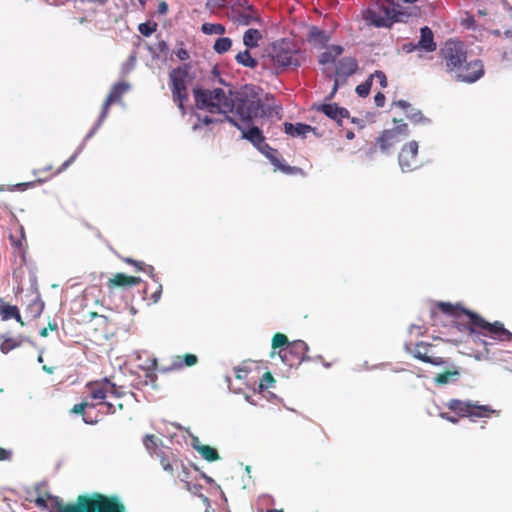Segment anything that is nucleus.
<instances>
[{
  "label": "nucleus",
  "instance_id": "4468645a",
  "mask_svg": "<svg viewBox=\"0 0 512 512\" xmlns=\"http://www.w3.org/2000/svg\"><path fill=\"white\" fill-rule=\"evenodd\" d=\"M461 72H454L452 76L458 82L474 83L484 75V65L480 60L465 61Z\"/></svg>",
  "mask_w": 512,
  "mask_h": 512
},
{
  "label": "nucleus",
  "instance_id": "58836bf2",
  "mask_svg": "<svg viewBox=\"0 0 512 512\" xmlns=\"http://www.w3.org/2000/svg\"><path fill=\"white\" fill-rule=\"evenodd\" d=\"M229 7L233 13L240 12V9L253 12V5L248 0H230Z\"/></svg>",
  "mask_w": 512,
  "mask_h": 512
},
{
  "label": "nucleus",
  "instance_id": "473e14b6",
  "mask_svg": "<svg viewBox=\"0 0 512 512\" xmlns=\"http://www.w3.org/2000/svg\"><path fill=\"white\" fill-rule=\"evenodd\" d=\"M148 50L153 59L159 58L160 54L167 55L169 53V45L165 40L157 42L154 46H149Z\"/></svg>",
  "mask_w": 512,
  "mask_h": 512
},
{
  "label": "nucleus",
  "instance_id": "2f4dec72",
  "mask_svg": "<svg viewBox=\"0 0 512 512\" xmlns=\"http://www.w3.org/2000/svg\"><path fill=\"white\" fill-rule=\"evenodd\" d=\"M458 376L459 371L455 369L453 371H447L445 373L438 374L437 376H435L434 382L438 385H446L448 383L455 382Z\"/></svg>",
  "mask_w": 512,
  "mask_h": 512
},
{
  "label": "nucleus",
  "instance_id": "bf43d9fd",
  "mask_svg": "<svg viewBox=\"0 0 512 512\" xmlns=\"http://www.w3.org/2000/svg\"><path fill=\"white\" fill-rule=\"evenodd\" d=\"M386 97L382 92H378L374 96V102L377 107H383L385 104Z\"/></svg>",
  "mask_w": 512,
  "mask_h": 512
},
{
  "label": "nucleus",
  "instance_id": "423d86ee",
  "mask_svg": "<svg viewBox=\"0 0 512 512\" xmlns=\"http://www.w3.org/2000/svg\"><path fill=\"white\" fill-rule=\"evenodd\" d=\"M193 96L195 100V106L199 110H206L210 113H219L224 115L222 121H226L228 108V97L222 88L203 89L199 86L194 87Z\"/></svg>",
  "mask_w": 512,
  "mask_h": 512
},
{
  "label": "nucleus",
  "instance_id": "8fccbe9b",
  "mask_svg": "<svg viewBox=\"0 0 512 512\" xmlns=\"http://www.w3.org/2000/svg\"><path fill=\"white\" fill-rule=\"evenodd\" d=\"M318 62H319L320 65H326V64H329V63H334L335 62V58L333 57L331 52L326 50V51L322 52L319 55Z\"/></svg>",
  "mask_w": 512,
  "mask_h": 512
},
{
  "label": "nucleus",
  "instance_id": "412c9836",
  "mask_svg": "<svg viewBox=\"0 0 512 512\" xmlns=\"http://www.w3.org/2000/svg\"><path fill=\"white\" fill-rule=\"evenodd\" d=\"M316 128L305 123H284V132L291 137H302L305 138L309 132H315Z\"/></svg>",
  "mask_w": 512,
  "mask_h": 512
},
{
  "label": "nucleus",
  "instance_id": "4d7b16f0",
  "mask_svg": "<svg viewBox=\"0 0 512 512\" xmlns=\"http://www.w3.org/2000/svg\"><path fill=\"white\" fill-rule=\"evenodd\" d=\"M85 143L82 142L76 149V151L66 160L70 165L76 160L78 155L83 151Z\"/></svg>",
  "mask_w": 512,
  "mask_h": 512
},
{
  "label": "nucleus",
  "instance_id": "6e6d98bb",
  "mask_svg": "<svg viewBox=\"0 0 512 512\" xmlns=\"http://www.w3.org/2000/svg\"><path fill=\"white\" fill-rule=\"evenodd\" d=\"M162 295V285L160 282L157 283L156 290L151 294V299L153 303H157L161 299Z\"/></svg>",
  "mask_w": 512,
  "mask_h": 512
},
{
  "label": "nucleus",
  "instance_id": "c9c22d12",
  "mask_svg": "<svg viewBox=\"0 0 512 512\" xmlns=\"http://www.w3.org/2000/svg\"><path fill=\"white\" fill-rule=\"evenodd\" d=\"M237 15V21L241 25H250L253 21H256L258 18L256 16V10L253 7V12H249L247 10H243L235 13Z\"/></svg>",
  "mask_w": 512,
  "mask_h": 512
},
{
  "label": "nucleus",
  "instance_id": "09e8293b",
  "mask_svg": "<svg viewBox=\"0 0 512 512\" xmlns=\"http://www.w3.org/2000/svg\"><path fill=\"white\" fill-rule=\"evenodd\" d=\"M369 77H372V80L374 78H377L379 80V84L382 88H386L388 85L387 77H386L385 73L381 70L374 71V73L369 75Z\"/></svg>",
  "mask_w": 512,
  "mask_h": 512
},
{
  "label": "nucleus",
  "instance_id": "a211bd4d",
  "mask_svg": "<svg viewBox=\"0 0 512 512\" xmlns=\"http://www.w3.org/2000/svg\"><path fill=\"white\" fill-rule=\"evenodd\" d=\"M417 43L419 51L431 53L437 49V44L434 40V33L428 26H423L420 28V38Z\"/></svg>",
  "mask_w": 512,
  "mask_h": 512
},
{
  "label": "nucleus",
  "instance_id": "49530a36",
  "mask_svg": "<svg viewBox=\"0 0 512 512\" xmlns=\"http://www.w3.org/2000/svg\"><path fill=\"white\" fill-rule=\"evenodd\" d=\"M274 382L275 380L273 376L269 372L265 373L261 378L258 386L259 392H263L264 390L268 389Z\"/></svg>",
  "mask_w": 512,
  "mask_h": 512
},
{
  "label": "nucleus",
  "instance_id": "c756f323",
  "mask_svg": "<svg viewBox=\"0 0 512 512\" xmlns=\"http://www.w3.org/2000/svg\"><path fill=\"white\" fill-rule=\"evenodd\" d=\"M405 114H406V117L414 123L424 124V125L431 123V119L424 116L421 110L414 108L412 106L406 111Z\"/></svg>",
  "mask_w": 512,
  "mask_h": 512
},
{
  "label": "nucleus",
  "instance_id": "5701e85b",
  "mask_svg": "<svg viewBox=\"0 0 512 512\" xmlns=\"http://www.w3.org/2000/svg\"><path fill=\"white\" fill-rule=\"evenodd\" d=\"M235 60L238 64L251 69L256 68L258 65V60L252 56L249 49L239 52L235 56Z\"/></svg>",
  "mask_w": 512,
  "mask_h": 512
},
{
  "label": "nucleus",
  "instance_id": "603ef678",
  "mask_svg": "<svg viewBox=\"0 0 512 512\" xmlns=\"http://www.w3.org/2000/svg\"><path fill=\"white\" fill-rule=\"evenodd\" d=\"M180 45L183 46V43L181 42ZM174 53L176 57L181 61H186L190 57L189 52L183 47L177 48Z\"/></svg>",
  "mask_w": 512,
  "mask_h": 512
},
{
  "label": "nucleus",
  "instance_id": "a19ab883",
  "mask_svg": "<svg viewBox=\"0 0 512 512\" xmlns=\"http://www.w3.org/2000/svg\"><path fill=\"white\" fill-rule=\"evenodd\" d=\"M161 442L162 441L160 439L150 434H146L143 438V445L150 453H152V451H154L158 447V444Z\"/></svg>",
  "mask_w": 512,
  "mask_h": 512
},
{
  "label": "nucleus",
  "instance_id": "5fc2aeb1",
  "mask_svg": "<svg viewBox=\"0 0 512 512\" xmlns=\"http://www.w3.org/2000/svg\"><path fill=\"white\" fill-rule=\"evenodd\" d=\"M103 383L110 385V389L108 390V394L113 395L115 397H122L123 393L119 392L116 389V385L114 383H111L108 378L103 379Z\"/></svg>",
  "mask_w": 512,
  "mask_h": 512
},
{
  "label": "nucleus",
  "instance_id": "338daca9",
  "mask_svg": "<svg viewBox=\"0 0 512 512\" xmlns=\"http://www.w3.org/2000/svg\"><path fill=\"white\" fill-rule=\"evenodd\" d=\"M35 505L39 508H42V509H47L48 505H47V502H46V499L42 496H38L36 499H35Z\"/></svg>",
  "mask_w": 512,
  "mask_h": 512
},
{
  "label": "nucleus",
  "instance_id": "7c9ffc66",
  "mask_svg": "<svg viewBox=\"0 0 512 512\" xmlns=\"http://www.w3.org/2000/svg\"><path fill=\"white\" fill-rule=\"evenodd\" d=\"M201 31L206 35H223L226 29L222 24L205 22L201 25Z\"/></svg>",
  "mask_w": 512,
  "mask_h": 512
},
{
  "label": "nucleus",
  "instance_id": "c03bdc74",
  "mask_svg": "<svg viewBox=\"0 0 512 512\" xmlns=\"http://www.w3.org/2000/svg\"><path fill=\"white\" fill-rule=\"evenodd\" d=\"M230 0H207L206 8L210 11L229 7Z\"/></svg>",
  "mask_w": 512,
  "mask_h": 512
},
{
  "label": "nucleus",
  "instance_id": "f3484780",
  "mask_svg": "<svg viewBox=\"0 0 512 512\" xmlns=\"http://www.w3.org/2000/svg\"><path fill=\"white\" fill-rule=\"evenodd\" d=\"M358 68V63L353 57H343L335 65V78H339L342 84L352 76Z\"/></svg>",
  "mask_w": 512,
  "mask_h": 512
},
{
  "label": "nucleus",
  "instance_id": "69168bd1",
  "mask_svg": "<svg viewBox=\"0 0 512 512\" xmlns=\"http://www.w3.org/2000/svg\"><path fill=\"white\" fill-rule=\"evenodd\" d=\"M393 105L403 109L405 112L411 107V104L406 100H397L393 102Z\"/></svg>",
  "mask_w": 512,
  "mask_h": 512
},
{
  "label": "nucleus",
  "instance_id": "f704fd0d",
  "mask_svg": "<svg viewBox=\"0 0 512 512\" xmlns=\"http://www.w3.org/2000/svg\"><path fill=\"white\" fill-rule=\"evenodd\" d=\"M197 452L208 462H214L220 459L217 450L208 445H203Z\"/></svg>",
  "mask_w": 512,
  "mask_h": 512
},
{
  "label": "nucleus",
  "instance_id": "7ed1b4c3",
  "mask_svg": "<svg viewBox=\"0 0 512 512\" xmlns=\"http://www.w3.org/2000/svg\"><path fill=\"white\" fill-rule=\"evenodd\" d=\"M52 500L54 512H126V508L116 496L107 497L101 494L92 496L80 495L76 502L64 505L58 496L48 494Z\"/></svg>",
  "mask_w": 512,
  "mask_h": 512
},
{
  "label": "nucleus",
  "instance_id": "1a4fd4ad",
  "mask_svg": "<svg viewBox=\"0 0 512 512\" xmlns=\"http://www.w3.org/2000/svg\"><path fill=\"white\" fill-rule=\"evenodd\" d=\"M446 406L461 417L489 418L491 414L498 413L489 405H480L473 401L451 399Z\"/></svg>",
  "mask_w": 512,
  "mask_h": 512
},
{
  "label": "nucleus",
  "instance_id": "2eb2a0df",
  "mask_svg": "<svg viewBox=\"0 0 512 512\" xmlns=\"http://www.w3.org/2000/svg\"><path fill=\"white\" fill-rule=\"evenodd\" d=\"M312 109L322 112L326 117L334 120L340 126L342 125L343 119L350 117L349 110L344 107H340L337 103L324 102L322 104H314Z\"/></svg>",
  "mask_w": 512,
  "mask_h": 512
},
{
  "label": "nucleus",
  "instance_id": "4be33fe9",
  "mask_svg": "<svg viewBox=\"0 0 512 512\" xmlns=\"http://www.w3.org/2000/svg\"><path fill=\"white\" fill-rule=\"evenodd\" d=\"M130 89L131 85L128 82H117L112 86L110 93L107 96V99L110 100L112 103L119 101L122 95L128 92Z\"/></svg>",
  "mask_w": 512,
  "mask_h": 512
},
{
  "label": "nucleus",
  "instance_id": "f03ea898",
  "mask_svg": "<svg viewBox=\"0 0 512 512\" xmlns=\"http://www.w3.org/2000/svg\"><path fill=\"white\" fill-rule=\"evenodd\" d=\"M437 306L443 314L451 317L456 318L460 314L466 315L469 319V325L465 326V328L473 335L474 342L484 346L486 353H488L487 340L483 337H489L492 340L501 342L512 340V333L499 321L490 323L478 313L463 307L459 303L454 305L450 302H438Z\"/></svg>",
  "mask_w": 512,
  "mask_h": 512
},
{
  "label": "nucleus",
  "instance_id": "aec40b11",
  "mask_svg": "<svg viewBox=\"0 0 512 512\" xmlns=\"http://www.w3.org/2000/svg\"><path fill=\"white\" fill-rule=\"evenodd\" d=\"M307 41L315 47H327L330 35L317 26H311L307 35Z\"/></svg>",
  "mask_w": 512,
  "mask_h": 512
},
{
  "label": "nucleus",
  "instance_id": "de8ad7c7",
  "mask_svg": "<svg viewBox=\"0 0 512 512\" xmlns=\"http://www.w3.org/2000/svg\"><path fill=\"white\" fill-rule=\"evenodd\" d=\"M45 180H42V179H38V180H35V181H29V182H23V183H18V184H15L13 185L10 190L13 191V190H19V191H25L26 189L28 188H33L36 186V184L38 183H43Z\"/></svg>",
  "mask_w": 512,
  "mask_h": 512
},
{
  "label": "nucleus",
  "instance_id": "c85d7f7f",
  "mask_svg": "<svg viewBox=\"0 0 512 512\" xmlns=\"http://www.w3.org/2000/svg\"><path fill=\"white\" fill-rule=\"evenodd\" d=\"M260 37V32L257 29H248L245 31L243 36V43L246 46V49L258 47V41Z\"/></svg>",
  "mask_w": 512,
  "mask_h": 512
},
{
  "label": "nucleus",
  "instance_id": "e433bc0d",
  "mask_svg": "<svg viewBox=\"0 0 512 512\" xmlns=\"http://www.w3.org/2000/svg\"><path fill=\"white\" fill-rule=\"evenodd\" d=\"M231 46L232 40L229 37H220L216 39L213 49L218 54H224L229 51Z\"/></svg>",
  "mask_w": 512,
  "mask_h": 512
},
{
  "label": "nucleus",
  "instance_id": "37998d69",
  "mask_svg": "<svg viewBox=\"0 0 512 512\" xmlns=\"http://www.w3.org/2000/svg\"><path fill=\"white\" fill-rule=\"evenodd\" d=\"M136 56L130 55L126 62H124L121 66V75L126 76L128 75L136 66Z\"/></svg>",
  "mask_w": 512,
  "mask_h": 512
},
{
  "label": "nucleus",
  "instance_id": "393cba45",
  "mask_svg": "<svg viewBox=\"0 0 512 512\" xmlns=\"http://www.w3.org/2000/svg\"><path fill=\"white\" fill-rule=\"evenodd\" d=\"M87 388L90 393V397L93 400H104L108 395V390L103 387L102 383H88Z\"/></svg>",
  "mask_w": 512,
  "mask_h": 512
},
{
  "label": "nucleus",
  "instance_id": "cd10ccee",
  "mask_svg": "<svg viewBox=\"0 0 512 512\" xmlns=\"http://www.w3.org/2000/svg\"><path fill=\"white\" fill-rule=\"evenodd\" d=\"M156 366H157V359L153 358L150 360V363L146 367H143V370L145 372V379L143 381L144 385H146V386H148V385L154 386L155 385V382L157 380V375L154 372L156 369Z\"/></svg>",
  "mask_w": 512,
  "mask_h": 512
},
{
  "label": "nucleus",
  "instance_id": "774afa93",
  "mask_svg": "<svg viewBox=\"0 0 512 512\" xmlns=\"http://www.w3.org/2000/svg\"><path fill=\"white\" fill-rule=\"evenodd\" d=\"M191 446L194 450L198 451L203 444L200 443V440L197 436L191 435Z\"/></svg>",
  "mask_w": 512,
  "mask_h": 512
},
{
  "label": "nucleus",
  "instance_id": "bb28decb",
  "mask_svg": "<svg viewBox=\"0 0 512 512\" xmlns=\"http://www.w3.org/2000/svg\"><path fill=\"white\" fill-rule=\"evenodd\" d=\"M0 315L2 320H9L14 318L17 322H20L23 325L19 309L14 305L1 306Z\"/></svg>",
  "mask_w": 512,
  "mask_h": 512
},
{
  "label": "nucleus",
  "instance_id": "ddd939ff",
  "mask_svg": "<svg viewBox=\"0 0 512 512\" xmlns=\"http://www.w3.org/2000/svg\"><path fill=\"white\" fill-rule=\"evenodd\" d=\"M418 142L412 140L405 144L398 156V163L403 173L411 172L420 165L417 163Z\"/></svg>",
  "mask_w": 512,
  "mask_h": 512
},
{
  "label": "nucleus",
  "instance_id": "ea45409f",
  "mask_svg": "<svg viewBox=\"0 0 512 512\" xmlns=\"http://www.w3.org/2000/svg\"><path fill=\"white\" fill-rule=\"evenodd\" d=\"M371 87H372V77L368 76V78L364 82H362L361 84L356 86L355 92L357 93V95L359 97L365 98L369 95Z\"/></svg>",
  "mask_w": 512,
  "mask_h": 512
},
{
  "label": "nucleus",
  "instance_id": "680f3d73",
  "mask_svg": "<svg viewBox=\"0 0 512 512\" xmlns=\"http://www.w3.org/2000/svg\"><path fill=\"white\" fill-rule=\"evenodd\" d=\"M418 43L409 42L403 45V51L406 53H412L419 50Z\"/></svg>",
  "mask_w": 512,
  "mask_h": 512
},
{
  "label": "nucleus",
  "instance_id": "f257e3e1",
  "mask_svg": "<svg viewBox=\"0 0 512 512\" xmlns=\"http://www.w3.org/2000/svg\"><path fill=\"white\" fill-rule=\"evenodd\" d=\"M227 114H236L244 124L255 119L272 117L274 107L265 103L263 90L253 84H246L238 90H229Z\"/></svg>",
  "mask_w": 512,
  "mask_h": 512
},
{
  "label": "nucleus",
  "instance_id": "20e7f679",
  "mask_svg": "<svg viewBox=\"0 0 512 512\" xmlns=\"http://www.w3.org/2000/svg\"><path fill=\"white\" fill-rule=\"evenodd\" d=\"M411 14L394 0H377L363 11V19L377 28H391L394 23L407 22Z\"/></svg>",
  "mask_w": 512,
  "mask_h": 512
},
{
  "label": "nucleus",
  "instance_id": "6e6552de",
  "mask_svg": "<svg viewBox=\"0 0 512 512\" xmlns=\"http://www.w3.org/2000/svg\"><path fill=\"white\" fill-rule=\"evenodd\" d=\"M440 56L445 61L446 71L451 75L461 72V65L467 60V50L461 41L448 40L440 49Z\"/></svg>",
  "mask_w": 512,
  "mask_h": 512
},
{
  "label": "nucleus",
  "instance_id": "9d476101",
  "mask_svg": "<svg viewBox=\"0 0 512 512\" xmlns=\"http://www.w3.org/2000/svg\"><path fill=\"white\" fill-rule=\"evenodd\" d=\"M189 69V64H183L182 66L174 68L169 74L173 99L178 102V107L183 113L185 112L184 102L188 100L186 79L188 77Z\"/></svg>",
  "mask_w": 512,
  "mask_h": 512
},
{
  "label": "nucleus",
  "instance_id": "dca6fc26",
  "mask_svg": "<svg viewBox=\"0 0 512 512\" xmlns=\"http://www.w3.org/2000/svg\"><path fill=\"white\" fill-rule=\"evenodd\" d=\"M430 345L424 342H419L415 345L414 348H410L408 344L405 345V349L409 352L414 358L424 362L429 363L434 366H442L447 364L448 362L441 357H433L428 355V349Z\"/></svg>",
  "mask_w": 512,
  "mask_h": 512
},
{
  "label": "nucleus",
  "instance_id": "4c0bfd02",
  "mask_svg": "<svg viewBox=\"0 0 512 512\" xmlns=\"http://www.w3.org/2000/svg\"><path fill=\"white\" fill-rule=\"evenodd\" d=\"M128 276L124 273H117L112 278H110L107 282L109 288L114 287H128Z\"/></svg>",
  "mask_w": 512,
  "mask_h": 512
},
{
  "label": "nucleus",
  "instance_id": "6ab92c4d",
  "mask_svg": "<svg viewBox=\"0 0 512 512\" xmlns=\"http://www.w3.org/2000/svg\"><path fill=\"white\" fill-rule=\"evenodd\" d=\"M198 363V357L195 354L187 353L185 355H177L172 358L170 366L166 371H177L184 367H192Z\"/></svg>",
  "mask_w": 512,
  "mask_h": 512
},
{
  "label": "nucleus",
  "instance_id": "39448f33",
  "mask_svg": "<svg viewBox=\"0 0 512 512\" xmlns=\"http://www.w3.org/2000/svg\"><path fill=\"white\" fill-rule=\"evenodd\" d=\"M271 357H274L275 350L279 349L277 354L282 363L293 367L303 362L311 361V357L307 355L309 351L308 344L303 340H295L290 342L288 337L282 333H276L272 338Z\"/></svg>",
  "mask_w": 512,
  "mask_h": 512
},
{
  "label": "nucleus",
  "instance_id": "864d4df0",
  "mask_svg": "<svg viewBox=\"0 0 512 512\" xmlns=\"http://www.w3.org/2000/svg\"><path fill=\"white\" fill-rule=\"evenodd\" d=\"M327 50L329 52H331L333 57L336 59L338 56H340L343 53L344 48L341 45L333 44V45L328 46Z\"/></svg>",
  "mask_w": 512,
  "mask_h": 512
},
{
  "label": "nucleus",
  "instance_id": "052dcab7",
  "mask_svg": "<svg viewBox=\"0 0 512 512\" xmlns=\"http://www.w3.org/2000/svg\"><path fill=\"white\" fill-rule=\"evenodd\" d=\"M144 273L148 274L150 276V278L155 282V283H158L159 280L154 272V267L151 266V265H147L145 268H144Z\"/></svg>",
  "mask_w": 512,
  "mask_h": 512
},
{
  "label": "nucleus",
  "instance_id": "a878e982",
  "mask_svg": "<svg viewBox=\"0 0 512 512\" xmlns=\"http://www.w3.org/2000/svg\"><path fill=\"white\" fill-rule=\"evenodd\" d=\"M3 342L0 344V350L3 353H8L9 351L19 347L26 338L24 337H5L2 336ZM28 342H31L29 339H27Z\"/></svg>",
  "mask_w": 512,
  "mask_h": 512
},
{
  "label": "nucleus",
  "instance_id": "f8f14e48",
  "mask_svg": "<svg viewBox=\"0 0 512 512\" xmlns=\"http://www.w3.org/2000/svg\"><path fill=\"white\" fill-rule=\"evenodd\" d=\"M226 122L230 123L233 127L241 132V138L250 142L254 148L262 145L265 141L263 131L253 122L251 124H244L239 122L234 116H226Z\"/></svg>",
  "mask_w": 512,
  "mask_h": 512
},
{
  "label": "nucleus",
  "instance_id": "e2e57ef3",
  "mask_svg": "<svg viewBox=\"0 0 512 512\" xmlns=\"http://www.w3.org/2000/svg\"><path fill=\"white\" fill-rule=\"evenodd\" d=\"M340 84H342V81H340L339 78H335L333 88L331 89L330 94L326 97V100H331L334 97Z\"/></svg>",
  "mask_w": 512,
  "mask_h": 512
},
{
  "label": "nucleus",
  "instance_id": "a18cd8bd",
  "mask_svg": "<svg viewBox=\"0 0 512 512\" xmlns=\"http://www.w3.org/2000/svg\"><path fill=\"white\" fill-rule=\"evenodd\" d=\"M156 28H157V24L156 23L151 24L150 22L140 23L138 26L139 32L145 37L151 36L153 34V32L156 30Z\"/></svg>",
  "mask_w": 512,
  "mask_h": 512
},
{
  "label": "nucleus",
  "instance_id": "79ce46f5",
  "mask_svg": "<svg viewBox=\"0 0 512 512\" xmlns=\"http://www.w3.org/2000/svg\"><path fill=\"white\" fill-rule=\"evenodd\" d=\"M276 169L282 171L283 173L287 175H293L297 173H301L302 169L296 166H290L284 162V160H281L279 164L275 167Z\"/></svg>",
  "mask_w": 512,
  "mask_h": 512
},
{
  "label": "nucleus",
  "instance_id": "9b49d317",
  "mask_svg": "<svg viewBox=\"0 0 512 512\" xmlns=\"http://www.w3.org/2000/svg\"><path fill=\"white\" fill-rule=\"evenodd\" d=\"M396 126L392 129L384 130L376 139L380 151L388 153L390 148L409 136V128L402 120L393 119Z\"/></svg>",
  "mask_w": 512,
  "mask_h": 512
},
{
  "label": "nucleus",
  "instance_id": "13d9d810",
  "mask_svg": "<svg viewBox=\"0 0 512 512\" xmlns=\"http://www.w3.org/2000/svg\"><path fill=\"white\" fill-rule=\"evenodd\" d=\"M112 104V102L108 99L105 100V102L103 103L102 105V109H101V112H100V117H101V120H105L107 115H108V111H109V107L110 105Z\"/></svg>",
  "mask_w": 512,
  "mask_h": 512
},
{
  "label": "nucleus",
  "instance_id": "3c124183",
  "mask_svg": "<svg viewBox=\"0 0 512 512\" xmlns=\"http://www.w3.org/2000/svg\"><path fill=\"white\" fill-rule=\"evenodd\" d=\"M86 408H94V404L83 401L74 405L71 411L75 414H81L84 413Z\"/></svg>",
  "mask_w": 512,
  "mask_h": 512
},
{
  "label": "nucleus",
  "instance_id": "0e129e2a",
  "mask_svg": "<svg viewBox=\"0 0 512 512\" xmlns=\"http://www.w3.org/2000/svg\"><path fill=\"white\" fill-rule=\"evenodd\" d=\"M51 330V331H54V330H57V324L54 322V323H49L48 327L46 328H43L40 330V336L41 337H47L48 336V331Z\"/></svg>",
  "mask_w": 512,
  "mask_h": 512
},
{
  "label": "nucleus",
  "instance_id": "72a5a7b5",
  "mask_svg": "<svg viewBox=\"0 0 512 512\" xmlns=\"http://www.w3.org/2000/svg\"><path fill=\"white\" fill-rule=\"evenodd\" d=\"M43 309L44 302L40 299V296L38 295L36 299H34L27 307V313L30 314V316L33 319H36L42 314Z\"/></svg>",
  "mask_w": 512,
  "mask_h": 512
},
{
  "label": "nucleus",
  "instance_id": "0eeeda50",
  "mask_svg": "<svg viewBox=\"0 0 512 512\" xmlns=\"http://www.w3.org/2000/svg\"><path fill=\"white\" fill-rule=\"evenodd\" d=\"M270 57L275 65L282 68H298L301 65L299 51L293 43L281 39L272 44Z\"/></svg>",
  "mask_w": 512,
  "mask_h": 512
},
{
  "label": "nucleus",
  "instance_id": "b1692460",
  "mask_svg": "<svg viewBox=\"0 0 512 512\" xmlns=\"http://www.w3.org/2000/svg\"><path fill=\"white\" fill-rule=\"evenodd\" d=\"M261 154H263L270 162L271 164L276 167L281 159L278 157V151L274 148H272L268 143L265 141L262 143V145L258 146L256 148Z\"/></svg>",
  "mask_w": 512,
  "mask_h": 512
}]
</instances>
